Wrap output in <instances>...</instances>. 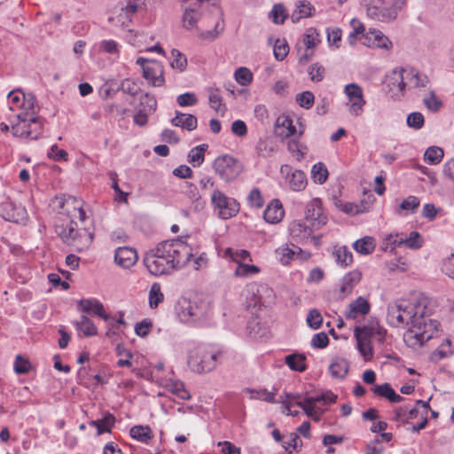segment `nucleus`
<instances>
[{
  "instance_id": "f257e3e1",
  "label": "nucleus",
  "mask_w": 454,
  "mask_h": 454,
  "mask_svg": "<svg viewBox=\"0 0 454 454\" xmlns=\"http://www.w3.org/2000/svg\"><path fill=\"white\" fill-rule=\"evenodd\" d=\"M431 312L425 297L412 301L403 300L388 305L387 320L393 327L407 328L404 338L413 345L422 346L438 331L439 322L429 318Z\"/></svg>"
},
{
  "instance_id": "f03ea898",
  "label": "nucleus",
  "mask_w": 454,
  "mask_h": 454,
  "mask_svg": "<svg viewBox=\"0 0 454 454\" xmlns=\"http://www.w3.org/2000/svg\"><path fill=\"white\" fill-rule=\"evenodd\" d=\"M192 257V248L179 239L164 240L144 254L143 262L153 276L170 274L184 268Z\"/></svg>"
},
{
  "instance_id": "7ed1b4c3",
  "label": "nucleus",
  "mask_w": 454,
  "mask_h": 454,
  "mask_svg": "<svg viewBox=\"0 0 454 454\" xmlns=\"http://www.w3.org/2000/svg\"><path fill=\"white\" fill-rule=\"evenodd\" d=\"M177 317L188 325H200L209 318L211 305L208 301L199 296L180 297L175 305Z\"/></svg>"
},
{
  "instance_id": "20e7f679",
  "label": "nucleus",
  "mask_w": 454,
  "mask_h": 454,
  "mask_svg": "<svg viewBox=\"0 0 454 454\" xmlns=\"http://www.w3.org/2000/svg\"><path fill=\"white\" fill-rule=\"evenodd\" d=\"M9 121L14 137L35 140L43 134V119L35 114V110L14 114Z\"/></svg>"
},
{
  "instance_id": "39448f33",
  "label": "nucleus",
  "mask_w": 454,
  "mask_h": 454,
  "mask_svg": "<svg viewBox=\"0 0 454 454\" xmlns=\"http://www.w3.org/2000/svg\"><path fill=\"white\" fill-rule=\"evenodd\" d=\"M366 9L367 15L377 21L390 22L397 18L398 12L407 0H359Z\"/></svg>"
},
{
  "instance_id": "423d86ee",
  "label": "nucleus",
  "mask_w": 454,
  "mask_h": 454,
  "mask_svg": "<svg viewBox=\"0 0 454 454\" xmlns=\"http://www.w3.org/2000/svg\"><path fill=\"white\" fill-rule=\"evenodd\" d=\"M219 355L212 347L199 345L189 351L187 364L193 372H209L216 368Z\"/></svg>"
},
{
  "instance_id": "0eeeda50",
  "label": "nucleus",
  "mask_w": 454,
  "mask_h": 454,
  "mask_svg": "<svg viewBox=\"0 0 454 454\" xmlns=\"http://www.w3.org/2000/svg\"><path fill=\"white\" fill-rule=\"evenodd\" d=\"M59 235L66 244L74 247L78 252L87 249L93 240L92 232L85 227L78 228L74 221H70L66 227H63Z\"/></svg>"
},
{
  "instance_id": "6e6552de",
  "label": "nucleus",
  "mask_w": 454,
  "mask_h": 454,
  "mask_svg": "<svg viewBox=\"0 0 454 454\" xmlns=\"http://www.w3.org/2000/svg\"><path fill=\"white\" fill-rule=\"evenodd\" d=\"M213 169L223 181L231 183L241 174L243 167L234 157L223 154L214 160Z\"/></svg>"
},
{
  "instance_id": "1a4fd4ad",
  "label": "nucleus",
  "mask_w": 454,
  "mask_h": 454,
  "mask_svg": "<svg viewBox=\"0 0 454 454\" xmlns=\"http://www.w3.org/2000/svg\"><path fill=\"white\" fill-rule=\"evenodd\" d=\"M210 200L214 211L221 219L232 218L239 211V203L234 198L228 197L219 189L213 191Z\"/></svg>"
},
{
  "instance_id": "9d476101",
  "label": "nucleus",
  "mask_w": 454,
  "mask_h": 454,
  "mask_svg": "<svg viewBox=\"0 0 454 454\" xmlns=\"http://www.w3.org/2000/svg\"><path fill=\"white\" fill-rule=\"evenodd\" d=\"M430 410L429 400H417L414 406L408 404L396 407L393 411L392 420L401 424H411L412 420L419 419Z\"/></svg>"
},
{
  "instance_id": "9b49d317",
  "label": "nucleus",
  "mask_w": 454,
  "mask_h": 454,
  "mask_svg": "<svg viewBox=\"0 0 454 454\" xmlns=\"http://www.w3.org/2000/svg\"><path fill=\"white\" fill-rule=\"evenodd\" d=\"M343 91L348 98L347 106L349 114L352 116H360L366 105L362 87L356 83H348L344 87Z\"/></svg>"
},
{
  "instance_id": "f8f14e48",
  "label": "nucleus",
  "mask_w": 454,
  "mask_h": 454,
  "mask_svg": "<svg viewBox=\"0 0 454 454\" xmlns=\"http://www.w3.org/2000/svg\"><path fill=\"white\" fill-rule=\"evenodd\" d=\"M35 97L32 93L25 94L21 90H12L8 94L9 109L12 112H28L35 110Z\"/></svg>"
},
{
  "instance_id": "ddd939ff",
  "label": "nucleus",
  "mask_w": 454,
  "mask_h": 454,
  "mask_svg": "<svg viewBox=\"0 0 454 454\" xmlns=\"http://www.w3.org/2000/svg\"><path fill=\"white\" fill-rule=\"evenodd\" d=\"M0 215L5 220L16 223L25 224L27 220V212L21 205H16L11 201L2 203Z\"/></svg>"
},
{
  "instance_id": "4468645a",
  "label": "nucleus",
  "mask_w": 454,
  "mask_h": 454,
  "mask_svg": "<svg viewBox=\"0 0 454 454\" xmlns=\"http://www.w3.org/2000/svg\"><path fill=\"white\" fill-rule=\"evenodd\" d=\"M305 219L312 227L319 228L326 223V216L323 214L322 202L318 198L311 200L306 206Z\"/></svg>"
},
{
  "instance_id": "2eb2a0df",
  "label": "nucleus",
  "mask_w": 454,
  "mask_h": 454,
  "mask_svg": "<svg viewBox=\"0 0 454 454\" xmlns=\"http://www.w3.org/2000/svg\"><path fill=\"white\" fill-rule=\"evenodd\" d=\"M77 309L88 315L98 317L105 321L112 318L106 313L103 303L95 298L80 300L77 302Z\"/></svg>"
},
{
  "instance_id": "dca6fc26",
  "label": "nucleus",
  "mask_w": 454,
  "mask_h": 454,
  "mask_svg": "<svg viewBox=\"0 0 454 454\" xmlns=\"http://www.w3.org/2000/svg\"><path fill=\"white\" fill-rule=\"evenodd\" d=\"M164 69L160 62L150 60L143 71V77L153 87H161L164 82Z\"/></svg>"
},
{
  "instance_id": "f3484780",
  "label": "nucleus",
  "mask_w": 454,
  "mask_h": 454,
  "mask_svg": "<svg viewBox=\"0 0 454 454\" xmlns=\"http://www.w3.org/2000/svg\"><path fill=\"white\" fill-rule=\"evenodd\" d=\"M388 244L402 247L404 246L411 249H419L422 247L423 239L418 231H411L409 237H403L399 234H389L387 237Z\"/></svg>"
},
{
  "instance_id": "a211bd4d",
  "label": "nucleus",
  "mask_w": 454,
  "mask_h": 454,
  "mask_svg": "<svg viewBox=\"0 0 454 454\" xmlns=\"http://www.w3.org/2000/svg\"><path fill=\"white\" fill-rule=\"evenodd\" d=\"M354 336L356 340L357 349L365 361L372 359L373 356L370 341V333L365 327L356 326L354 330Z\"/></svg>"
},
{
  "instance_id": "6ab92c4d",
  "label": "nucleus",
  "mask_w": 454,
  "mask_h": 454,
  "mask_svg": "<svg viewBox=\"0 0 454 454\" xmlns=\"http://www.w3.org/2000/svg\"><path fill=\"white\" fill-rule=\"evenodd\" d=\"M404 68L399 70H393L386 79L387 86L389 91L392 92V97H398L403 95L406 90Z\"/></svg>"
},
{
  "instance_id": "aec40b11",
  "label": "nucleus",
  "mask_w": 454,
  "mask_h": 454,
  "mask_svg": "<svg viewBox=\"0 0 454 454\" xmlns=\"http://www.w3.org/2000/svg\"><path fill=\"white\" fill-rule=\"evenodd\" d=\"M405 71V82L406 89L411 90H421L426 89L430 81L427 75L414 67H406Z\"/></svg>"
},
{
  "instance_id": "412c9836",
  "label": "nucleus",
  "mask_w": 454,
  "mask_h": 454,
  "mask_svg": "<svg viewBox=\"0 0 454 454\" xmlns=\"http://www.w3.org/2000/svg\"><path fill=\"white\" fill-rule=\"evenodd\" d=\"M362 272L358 270H354L345 274L341 278L340 286L338 291V298L344 299L348 296L354 287L361 281Z\"/></svg>"
},
{
  "instance_id": "4be33fe9",
  "label": "nucleus",
  "mask_w": 454,
  "mask_h": 454,
  "mask_svg": "<svg viewBox=\"0 0 454 454\" xmlns=\"http://www.w3.org/2000/svg\"><path fill=\"white\" fill-rule=\"evenodd\" d=\"M288 230L291 239L297 243L307 242L312 233L311 227L307 226L302 220L293 221Z\"/></svg>"
},
{
  "instance_id": "5701e85b",
  "label": "nucleus",
  "mask_w": 454,
  "mask_h": 454,
  "mask_svg": "<svg viewBox=\"0 0 454 454\" xmlns=\"http://www.w3.org/2000/svg\"><path fill=\"white\" fill-rule=\"evenodd\" d=\"M274 132L277 137L282 139L294 136L296 133V128L292 118L286 114L279 115L275 122Z\"/></svg>"
},
{
  "instance_id": "b1692460",
  "label": "nucleus",
  "mask_w": 454,
  "mask_h": 454,
  "mask_svg": "<svg viewBox=\"0 0 454 454\" xmlns=\"http://www.w3.org/2000/svg\"><path fill=\"white\" fill-rule=\"evenodd\" d=\"M137 261V254L134 248L129 247H118L114 253V262L121 267L128 269Z\"/></svg>"
},
{
  "instance_id": "393cba45",
  "label": "nucleus",
  "mask_w": 454,
  "mask_h": 454,
  "mask_svg": "<svg viewBox=\"0 0 454 454\" xmlns=\"http://www.w3.org/2000/svg\"><path fill=\"white\" fill-rule=\"evenodd\" d=\"M285 215V210L279 200H272L264 210V220L269 223H279Z\"/></svg>"
},
{
  "instance_id": "a878e982",
  "label": "nucleus",
  "mask_w": 454,
  "mask_h": 454,
  "mask_svg": "<svg viewBox=\"0 0 454 454\" xmlns=\"http://www.w3.org/2000/svg\"><path fill=\"white\" fill-rule=\"evenodd\" d=\"M370 311L369 301L362 296H359L352 301L345 312L348 319H356L358 316H364Z\"/></svg>"
},
{
  "instance_id": "bb28decb",
  "label": "nucleus",
  "mask_w": 454,
  "mask_h": 454,
  "mask_svg": "<svg viewBox=\"0 0 454 454\" xmlns=\"http://www.w3.org/2000/svg\"><path fill=\"white\" fill-rule=\"evenodd\" d=\"M366 39L369 43L377 48L390 50L393 47L392 42L389 38L385 35L380 30L378 29H370L366 33Z\"/></svg>"
},
{
  "instance_id": "cd10ccee",
  "label": "nucleus",
  "mask_w": 454,
  "mask_h": 454,
  "mask_svg": "<svg viewBox=\"0 0 454 454\" xmlns=\"http://www.w3.org/2000/svg\"><path fill=\"white\" fill-rule=\"evenodd\" d=\"M171 124L176 127H180L188 131L194 130L198 125V120L196 116L190 114H183L176 111V116L172 118Z\"/></svg>"
},
{
  "instance_id": "c85d7f7f",
  "label": "nucleus",
  "mask_w": 454,
  "mask_h": 454,
  "mask_svg": "<svg viewBox=\"0 0 454 454\" xmlns=\"http://www.w3.org/2000/svg\"><path fill=\"white\" fill-rule=\"evenodd\" d=\"M75 329L84 337H92L98 334V328L86 315H82L79 320L74 322Z\"/></svg>"
},
{
  "instance_id": "c756f323",
  "label": "nucleus",
  "mask_w": 454,
  "mask_h": 454,
  "mask_svg": "<svg viewBox=\"0 0 454 454\" xmlns=\"http://www.w3.org/2000/svg\"><path fill=\"white\" fill-rule=\"evenodd\" d=\"M372 391L375 395L384 397L391 403H400L403 400V397L396 394L389 383L375 385Z\"/></svg>"
},
{
  "instance_id": "7c9ffc66",
  "label": "nucleus",
  "mask_w": 454,
  "mask_h": 454,
  "mask_svg": "<svg viewBox=\"0 0 454 454\" xmlns=\"http://www.w3.org/2000/svg\"><path fill=\"white\" fill-rule=\"evenodd\" d=\"M130 436L145 444H149L153 438V430L149 426H134L129 430Z\"/></svg>"
},
{
  "instance_id": "2f4dec72",
  "label": "nucleus",
  "mask_w": 454,
  "mask_h": 454,
  "mask_svg": "<svg viewBox=\"0 0 454 454\" xmlns=\"http://www.w3.org/2000/svg\"><path fill=\"white\" fill-rule=\"evenodd\" d=\"M320 43V37L316 29L310 28L308 30L307 34L304 35L303 43L307 48V51L312 50L315 46H317ZM313 55V51L309 53L306 52L300 58V61H308Z\"/></svg>"
},
{
  "instance_id": "473e14b6",
  "label": "nucleus",
  "mask_w": 454,
  "mask_h": 454,
  "mask_svg": "<svg viewBox=\"0 0 454 454\" xmlns=\"http://www.w3.org/2000/svg\"><path fill=\"white\" fill-rule=\"evenodd\" d=\"M454 353L452 343L449 339L444 340L438 348L430 355V360L434 363L450 356Z\"/></svg>"
},
{
  "instance_id": "72a5a7b5",
  "label": "nucleus",
  "mask_w": 454,
  "mask_h": 454,
  "mask_svg": "<svg viewBox=\"0 0 454 454\" xmlns=\"http://www.w3.org/2000/svg\"><path fill=\"white\" fill-rule=\"evenodd\" d=\"M348 362L342 357H335L329 366V371L333 378L343 379L348 372Z\"/></svg>"
},
{
  "instance_id": "f704fd0d",
  "label": "nucleus",
  "mask_w": 454,
  "mask_h": 454,
  "mask_svg": "<svg viewBox=\"0 0 454 454\" xmlns=\"http://www.w3.org/2000/svg\"><path fill=\"white\" fill-rule=\"evenodd\" d=\"M375 240L373 238L365 236L353 243V248L360 254L367 255L375 249Z\"/></svg>"
},
{
  "instance_id": "c9c22d12",
  "label": "nucleus",
  "mask_w": 454,
  "mask_h": 454,
  "mask_svg": "<svg viewBox=\"0 0 454 454\" xmlns=\"http://www.w3.org/2000/svg\"><path fill=\"white\" fill-rule=\"evenodd\" d=\"M115 418L113 414L107 412L100 419L92 420L90 425L95 427L98 430V434L110 432L112 427L114 425Z\"/></svg>"
},
{
  "instance_id": "e433bc0d",
  "label": "nucleus",
  "mask_w": 454,
  "mask_h": 454,
  "mask_svg": "<svg viewBox=\"0 0 454 454\" xmlns=\"http://www.w3.org/2000/svg\"><path fill=\"white\" fill-rule=\"evenodd\" d=\"M208 145L207 144H201L191 149L188 153V161L193 167H200L205 160V152Z\"/></svg>"
},
{
  "instance_id": "4c0bfd02",
  "label": "nucleus",
  "mask_w": 454,
  "mask_h": 454,
  "mask_svg": "<svg viewBox=\"0 0 454 454\" xmlns=\"http://www.w3.org/2000/svg\"><path fill=\"white\" fill-rule=\"evenodd\" d=\"M305 360L306 356L303 354H292L285 358L286 364L291 370L300 372L307 369Z\"/></svg>"
},
{
  "instance_id": "58836bf2",
  "label": "nucleus",
  "mask_w": 454,
  "mask_h": 454,
  "mask_svg": "<svg viewBox=\"0 0 454 454\" xmlns=\"http://www.w3.org/2000/svg\"><path fill=\"white\" fill-rule=\"evenodd\" d=\"M164 301V294L161 292V286L158 282H154L152 284L149 294H148V302L149 307L151 309H156L160 303Z\"/></svg>"
},
{
  "instance_id": "ea45409f",
  "label": "nucleus",
  "mask_w": 454,
  "mask_h": 454,
  "mask_svg": "<svg viewBox=\"0 0 454 454\" xmlns=\"http://www.w3.org/2000/svg\"><path fill=\"white\" fill-rule=\"evenodd\" d=\"M277 253L280 255L281 262L283 264H287L295 256L302 253V250L301 247L292 244L291 247L286 245L279 247L277 250Z\"/></svg>"
},
{
  "instance_id": "a19ab883",
  "label": "nucleus",
  "mask_w": 454,
  "mask_h": 454,
  "mask_svg": "<svg viewBox=\"0 0 454 454\" xmlns=\"http://www.w3.org/2000/svg\"><path fill=\"white\" fill-rule=\"evenodd\" d=\"M289 185L293 191L301 192L305 189L307 185V177L303 171L295 170L292 173Z\"/></svg>"
},
{
  "instance_id": "79ce46f5",
  "label": "nucleus",
  "mask_w": 454,
  "mask_h": 454,
  "mask_svg": "<svg viewBox=\"0 0 454 454\" xmlns=\"http://www.w3.org/2000/svg\"><path fill=\"white\" fill-rule=\"evenodd\" d=\"M261 272V269L254 264L239 262L234 271V276L238 278H248Z\"/></svg>"
},
{
  "instance_id": "37998d69",
  "label": "nucleus",
  "mask_w": 454,
  "mask_h": 454,
  "mask_svg": "<svg viewBox=\"0 0 454 454\" xmlns=\"http://www.w3.org/2000/svg\"><path fill=\"white\" fill-rule=\"evenodd\" d=\"M444 153L441 147L430 146L424 153V160L430 165L440 163L443 158Z\"/></svg>"
},
{
  "instance_id": "c03bdc74",
  "label": "nucleus",
  "mask_w": 454,
  "mask_h": 454,
  "mask_svg": "<svg viewBox=\"0 0 454 454\" xmlns=\"http://www.w3.org/2000/svg\"><path fill=\"white\" fill-rule=\"evenodd\" d=\"M328 170L325 165L322 162H317L312 166L311 177L315 183L323 184L328 178Z\"/></svg>"
},
{
  "instance_id": "a18cd8bd",
  "label": "nucleus",
  "mask_w": 454,
  "mask_h": 454,
  "mask_svg": "<svg viewBox=\"0 0 454 454\" xmlns=\"http://www.w3.org/2000/svg\"><path fill=\"white\" fill-rule=\"evenodd\" d=\"M314 8L309 2H300V4L297 6V10H295L292 15L291 20L293 22H298L302 18H308L312 15L311 11Z\"/></svg>"
},
{
  "instance_id": "49530a36",
  "label": "nucleus",
  "mask_w": 454,
  "mask_h": 454,
  "mask_svg": "<svg viewBox=\"0 0 454 454\" xmlns=\"http://www.w3.org/2000/svg\"><path fill=\"white\" fill-rule=\"evenodd\" d=\"M170 66L172 68L183 72L187 67V59L184 54L176 49L171 51Z\"/></svg>"
},
{
  "instance_id": "de8ad7c7",
  "label": "nucleus",
  "mask_w": 454,
  "mask_h": 454,
  "mask_svg": "<svg viewBox=\"0 0 454 454\" xmlns=\"http://www.w3.org/2000/svg\"><path fill=\"white\" fill-rule=\"evenodd\" d=\"M333 255L338 264L342 267L349 265L353 261L352 253L346 247H340L335 249Z\"/></svg>"
},
{
  "instance_id": "09e8293b",
  "label": "nucleus",
  "mask_w": 454,
  "mask_h": 454,
  "mask_svg": "<svg viewBox=\"0 0 454 454\" xmlns=\"http://www.w3.org/2000/svg\"><path fill=\"white\" fill-rule=\"evenodd\" d=\"M196 7L193 6V8H184V13L183 16V24L184 27L187 29L193 28L199 19H200V13L195 10Z\"/></svg>"
},
{
  "instance_id": "8fccbe9b",
  "label": "nucleus",
  "mask_w": 454,
  "mask_h": 454,
  "mask_svg": "<svg viewBox=\"0 0 454 454\" xmlns=\"http://www.w3.org/2000/svg\"><path fill=\"white\" fill-rule=\"evenodd\" d=\"M168 387L169 391L183 400H189L191 398L190 393L185 389L184 384L182 381L171 380L168 383Z\"/></svg>"
},
{
  "instance_id": "3c124183",
  "label": "nucleus",
  "mask_w": 454,
  "mask_h": 454,
  "mask_svg": "<svg viewBox=\"0 0 454 454\" xmlns=\"http://www.w3.org/2000/svg\"><path fill=\"white\" fill-rule=\"evenodd\" d=\"M98 51L118 57L120 54V45L113 39L102 40L98 43Z\"/></svg>"
},
{
  "instance_id": "603ef678",
  "label": "nucleus",
  "mask_w": 454,
  "mask_h": 454,
  "mask_svg": "<svg viewBox=\"0 0 454 454\" xmlns=\"http://www.w3.org/2000/svg\"><path fill=\"white\" fill-rule=\"evenodd\" d=\"M139 106H140V108H139L140 110L152 114L156 110L157 100L154 98V96L145 93L143 96H141Z\"/></svg>"
},
{
  "instance_id": "864d4df0",
  "label": "nucleus",
  "mask_w": 454,
  "mask_h": 454,
  "mask_svg": "<svg viewBox=\"0 0 454 454\" xmlns=\"http://www.w3.org/2000/svg\"><path fill=\"white\" fill-rule=\"evenodd\" d=\"M108 21L117 27L126 29L131 22V18L121 9L117 15L109 17Z\"/></svg>"
},
{
  "instance_id": "5fc2aeb1",
  "label": "nucleus",
  "mask_w": 454,
  "mask_h": 454,
  "mask_svg": "<svg viewBox=\"0 0 454 454\" xmlns=\"http://www.w3.org/2000/svg\"><path fill=\"white\" fill-rule=\"evenodd\" d=\"M183 193L192 201L200 202L201 197L197 185L191 182H184L182 186Z\"/></svg>"
},
{
  "instance_id": "6e6d98bb",
  "label": "nucleus",
  "mask_w": 454,
  "mask_h": 454,
  "mask_svg": "<svg viewBox=\"0 0 454 454\" xmlns=\"http://www.w3.org/2000/svg\"><path fill=\"white\" fill-rule=\"evenodd\" d=\"M224 29V21L220 18L212 30H207L200 33V37L204 40L213 41L219 36Z\"/></svg>"
},
{
  "instance_id": "4d7b16f0",
  "label": "nucleus",
  "mask_w": 454,
  "mask_h": 454,
  "mask_svg": "<svg viewBox=\"0 0 454 454\" xmlns=\"http://www.w3.org/2000/svg\"><path fill=\"white\" fill-rule=\"evenodd\" d=\"M224 256L235 262L237 265L239 262H243L246 260L251 261L249 252L244 249L233 251L231 248H227L224 252Z\"/></svg>"
},
{
  "instance_id": "13d9d810",
  "label": "nucleus",
  "mask_w": 454,
  "mask_h": 454,
  "mask_svg": "<svg viewBox=\"0 0 454 454\" xmlns=\"http://www.w3.org/2000/svg\"><path fill=\"white\" fill-rule=\"evenodd\" d=\"M31 368V363L27 358L22 356L21 355L16 356L13 364V369L17 374H26L29 372Z\"/></svg>"
},
{
  "instance_id": "bf43d9fd",
  "label": "nucleus",
  "mask_w": 454,
  "mask_h": 454,
  "mask_svg": "<svg viewBox=\"0 0 454 454\" xmlns=\"http://www.w3.org/2000/svg\"><path fill=\"white\" fill-rule=\"evenodd\" d=\"M238 83L242 86H247L253 80V74L247 67H239L234 74Z\"/></svg>"
},
{
  "instance_id": "052dcab7",
  "label": "nucleus",
  "mask_w": 454,
  "mask_h": 454,
  "mask_svg": "<svg viewBox=\"0 0 454 454\" xmlns=\"http://www.w3.org/2000/svg\"><path fill=\"white\" fill-rule=\"evenodd\" d=\"M269 17L275 24H283L287 17L284 5L275 4L269 13Z\"/></svg>"
},
{
  "instance_id": "680f3d73",
  "label": "nucleus",
  "mask_w": 454,
  "mask_h": 454,
  "mask_svg": "<svg viewBox=\"0 0 454 454\" xmlns=\"http://www.w3.org/2000/svg\"><path fill=\"white\" fill-rule=\"evenodd\" d=\"M289 52V46L286 40L277 39L273 53L277 60H283Z\"/></svg>"
},
{
  "instance_id": "e2e57ef3",
  "label": "nucleus",
  "mask_w": 454,
  "mask_h": 454,
  "mask_svg": "<svg viewBox=\"0 0 454 454\" xmlns=\"http://www.w3.org/2000/svg\"><path fill=\"white\" fill-rule=\"evenodd\" d=\"M406 123L410 128L418 130L424 126L425 119L421 113L413 112L408 114Z\"/></svg>"
},
{
  "instance_id": "0e129e2a",
  "label": "nucleus",
  "mask_w": 454,
  "mask_h": 454,
  "mask_svg": "<svg viewBox=\"0 0 454 454\" xmlns=\"http://www.w3.org/2000/svg\"><path fill=\"white\" fill-rule=\"evenodd\" d=\"M315 97L311 91L306 90L296 95V101L301 107L309 109L313 106Z\"/></svg>"
},
{
  "instance_id": "69168bd1",
  "label": "nucleus",
  "mask_w": 454,
  "mask_h": 454,
  "mask_svg": "<svg viewBox=\"0 0 454 454\" xmlns=\"http://www.w3.org/2000/svg\"><path fill=\"white\" fill-rule=\"evenodd\" d=\"M287 147L289 152L298 161H301L304 158L307 148L296 140L290 141Z\"/></svg>"
},
{
  "instance_id": "338daca9",
  "label": "nucleus",
  "mask_w": 454,
  "mask_h": 454,
  "mask_svg": "<svg viewBox=\"0 0 454 454\" xmlns=\"http://www.w3.org/2000/svg\"><path fill=\"white\" fill-rule=\"evenodd\" d=\"M306 321L310 328L317 330L321 326L323 317L321 313L317 309H314L309 311Z\"/></svg>"
},
{
  "instance_id": "774afa93",
  "label": "nucleus",
  "mask_w": 454,
  "mask_h": 454,
  "mask_svg": "<svg viewBox=\"0 0 454 454\" xmlns=\"http://www.w3.org/2000/svg\"><path fill=\"white\" fill-rule=\"evenodd\" d=\"M442 271L449 278L454 279V254L442 261Z\"/></svg>"
}]
</instances>
